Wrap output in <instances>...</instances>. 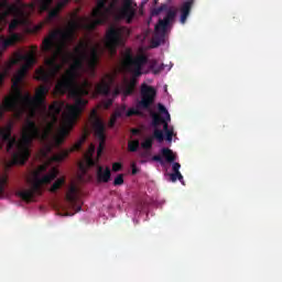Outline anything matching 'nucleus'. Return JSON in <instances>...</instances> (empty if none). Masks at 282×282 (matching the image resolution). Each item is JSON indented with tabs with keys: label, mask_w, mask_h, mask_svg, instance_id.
Masks as SVG:
<instances>
[{
	"label": "nucleus",
	"mask_w": 282,
	"mask_h": 282,
	"mask_svg": "<svg viewBox=\"0 0 282 282\" xmlns=\"http://www.w3.org/2000/svg\"><path fill=\"white\" fill-rule=\"evenodd\" d=\"M112 171L113 173H118L119 171H122V163L120 162H115L112 164Z\"/></svg>",
	"instance_id": "c756f323"
},
{
	"label": "nucleus",
	"mask_w": 282,
	"mask_h": 282,
	"mask_svg": "<svg viewBox=\"0 0 282 282\" xmlns=\"http://www.w3.org/2000/svg\"><path fill=\"white\" fill-rule=\"evenodd\" d=\"M63 107H65V102L54 101L48 107V110H44L45 118H51L52 121H47L43 132L34 121H28L20 141H17V138L12 137L11 126L0 128V149H3V143L7 144V153H12V149H14V147L17 148V151L12 154L13 164H25V162L30 160V147L34 140L44 142L43 148L40 150V155L43 160L63 162V160H66V158L69 156V153L80 151L83 144L87 141V133H84L70 150L61 151L50 158V154L54 151V143L50 141V135L54 133V124L58 122V116H61Z\"/></svg>",
	"instance_id": "7ed1b4c3"
},
{
	"label": "nucleus",
	"mask_w": 282,
	"mask_h": 282,
	"mask_svg": "<svg viewBox=\"0 0 282 282\" xmlns=\"http://www.w3.org/2000/svg\"><path fill=\"white\" fill-rule=\"evenodd\" d=\"M122 184H124V174H119L113 181V186H122Z\"/></svg>",
	"instance_id": "bb28decb"
},
{
	"label": "nucleus",
	"mask_w": 282,
	"mask_h": 282,
	"mask_svg": "<svg viewBox=\"0 0 282 282\" xmlns=\"http://www.w3.org/2000/svg\"><path fill=\"white\" fill-rule=\"evenodd\" d=\"M111 181V169L109 166H97V182L100 184H107Z\"/></svg>",
	"instance_id": "4468645a"
},
{
	"label": "nucleus",
	"mask_w": 282,
	"mask_h": 282,
	"mask_svg": "<svg viewBox=\"0 0 282 282\" xmlns=\"http://www.w3.org/2000/svg\"><path fill=\"white\" fill-rule=\"evenodd\" d=\"M159 113H162L164 117V119L166 120H171V113H169V110L166 109V107H164V105L159 104Z\"/></svg>",
	"instance_id": "393cba45"
},
{
	"label": "nucleus",
	"mask_w": 282,
	"mask_h": 282,
	"mask_svg": "<svg viewBox=\"0 0 282 282\" xmlns=\"http://www.w3.org/2000/svg\"><path fill=\"white\" fill-rule=\"evenodd\" d=\"M11 65L7 64L6 67H3V73L0 74V85L3 83V79L6 78V75L8 74V70L10 69Z\"/></svg>",
	"instance_id": "c85d7f7f"
},
{
	"label": "nucleus",
	"mask_w": 282,
	"mask_h": 282,
	"mask_svg": "<svg viewBox=\"0 0 282 282\" xmlns=\"http://www.w3.org/2000/svg\"><path fill=\"white\" fill-rule=\"evenodd\" d=\"M169 122H171V120H166V119H164V117H162L158 113L152 115V127L158 129V126L163 124L164 133L171 131V129H169Z\"/></svg>",
	"instance_id": "dca6fc26"
},
{
	"label": "nucleus",
	"mask_w": 282,
	"mask_h": 282,
	"mask_svg": "<svg viewBox=\"0 0 282 282\" xmlns=\"http://www.w3.org/2000/svg\"><path fill=\"white\" fill-rule=\"evenodd\" d=\"M153 140H158V142H164V131L160 129H154L153 135L147 138L141 143V148H143L145 151H150V149H153Z\"/></svg>",
	"instance_id": "ddd939ff"
},
{
	"label": "nucleus",
	"mask_w": 282,
	"mask_h": 282,
	"mask_svg": "<svg viewBox=\"0 0 282 282\" xmlns=\"http://www.w3.org/2000/svg\"><path fill=\"white\" fill-rule=\"evenodd\" d=\"M97 94H102L104 96H109L110 87L107 80L102 79L101 83L96 85Z\"/></svg>",
	"instance_id": "412c9836"
},
{
	"label": "nucleus",
	"mask_w": 282,
	"mask_h": 282,
	"mask_svg": "<svg viewBox=\"0 0 282 282\" xmlns=\"http://www.w3.org/2000/svg\"><path fill=\"white\" fill-rule=\"evenodd\" d=\"M124 111H127V106H121L112 113V117L116 119L122 118V116H124Z\"/></svg>",
	"instance_id": "a878e982"
},
{
	"label": "nucleus",
	"mask_w": 282,
	"mask_h": 282,
	"mask_svg": "<svg viewBox=\"0 0 282 282\" xmlns=\"http://www.w3.org/2000/svg\"><path fill=\"white\" fill-rule=\"evenodd\" d=\"M89 50V43L82 41L74 47V52H66L64 61H73V64L62 75L61 79L55 85L56 94L63 96L69 93L72 98H75V105H67L66 111L62 116V126L54 137L55 145L61 147L65 142V138L69 135L72 129L76 124L80 113H83V107L87 105V100L83 96H89V89H91V83L84 79L83 83H78V72L85 67V63L88 65L91 72H96L100 56L105 54V48L97 44Z\"/></svg>",
	"instance_id": "f03ea898"
},
{
	"label": "nucleus",
	"mask_w": 282,
	"mask_h": 282,
	"mask_svg": "<svg viewBox=\"0 0 282 282\" xmlns=\"http://www.w3.org/2000/svg\"><path fill=\"white\" fill-rule=\"evenodd\" d=\"M78 28H80V23H78V21H72L68 23L66 31H53L43 40L42 52L44 54H53L54 57L45 59V65L48 67L47 69L41 67L36 70V79L45 85L37 88L35 97H32L30 93L23 95V93H21V86L19 85L23 83L30 67L36 63V57L32 53L19 56L20 61H24V64L12 79L14 94L4 98L1 105V111H11L14 113L15 118L20 120V118H23L24 113L34 109L35 104L43 105L45 102V96L50 93V86L47 85H52V80H54V78L58 76V72L63 69V65L56 63V56L63 54V50L67 47L68 43L74 41Z\"/></svg>",
	"instance_id": "f257e3e1"
},
{
	"label": "nucleus",
	"mask_w": 282,
	"mask_h": 282,
	"mask_svg": "<svg viewBox=\"0 0 282 282\" xmlns=\"http://www.w3.org/2000/svg\"><path fill=\"white\" fill-rule=\"evenodd\" d=\"M162 12H166V15L163 20H159L158 24L154 26V47H158L161 43H164L166 39V30L171 23L174 21L177 15V10L169 7V3H163L158 8L151 10L152 17H159Z\"/></svg>",
	"instance_id": "423d86ee"
},
{
	"label": "nucleus",
	"mask_w": 282,
	"mask_h": 282,
	"mask_svg": "<svg viewBox=\"0 0 282 282\" xmlns=\"http://www.w3.org/2000/svg\"><path fill=\"white\" fill-rule=\"evenodd\" d=\"M69 3V0H59L54 9L48 11L47 21H54L58 13Z\"/></svg>",
	"instance_id": "a211bd4d"
},
{
	"label": "nucleus",
	"mask_w": 282,
	"mask_h": 282,
	"mask_svg": "<svg viewBox=\"0 0 282 282\" xmlns=\"http://www.w3.org/2000/svg\"><path fill=\"white\" fill-rule=\"evenodd\" d=\"M138 174V167H135V164L132 165V175Z\"/></svg>",
	"instance_id": "f704fd0d"
},
{
	"label": "nucleus",
	"mask_w": 282,
	"mask_h": 282,
	"mask_svg": "<svg viewBox=\"0 0 282 282\" xmlns=\"http://www.w3.org/2000/svg\"><path fill=\"white\" fill-rule=\"evenodd\" d=\"M138 149H140L139 140H132L130 142H128V151H130V153H135V151H138Z\"/></svg>",
	"instance_id": "b1692460"
},
{
	"label": "nucleus",
	"mask_w": 282,
	"mask_h": 282,
	"mask_svg": "<svg viewBox=\"0 0 282 282\" xmlns=\"http://www.w3.org/2000/svg\"><path fill=\"white\" fill-rule=\"evenodd\" d=\"M153 162H160L162 166H164V159H162V155H154L152 156Z\"/></svg>",
	"instance_id": "7c9ffc66"
},
{
	"label": "nucleus",
	"mask_w": 282,
	"mask_h": 282,
	"mask_svg": "<svg viewBox=\"0 0 282 282\" xmlns=\"http://www.w3.org/2000/svg\"><path fill=\"white\" fill-rule=\"evenodd\" d=\"M113 105V100L109 99L107 102H106V109H109V107H111Z\"/></svg>",
	"instance_id": "72a5a7b5"
},
{
	"label": "nucleus",
	"mask_w": 282,
	"mask_h": 282,
	"mask_svg": "<svg viewBox=\"0 0 282 282\" xmlns=\"http://www.w3.org/2000/svg\"><path fill=\"white\" fill-rule=\"evenodd\" d=\"M195 4V0H186L181 6V23L184 25L186 23V20L188 19L191 14V10L193 9V6Z\"/></svg>",
	"instance_id": "2eb2a0df"
},
{
	"label": "nucleus",
	"mask_w": 282,
	"mask_h": 282,
	"mask_svg": "<svg viewBox=\"0 0 282 282\" xmlns=\"http://www.w3.org/2000/svg\"><path fill=\"white\" fill-rule=\"evenodd\" d=\"M88 162H89L90 166H94V164H95L94 160L89 159Z\"/></svg>",
	"instance_id": "e433bc0d"
},
{
	"label": "nucleus",
	"mask_w": 282,
	"mask_h": 282,
	"mask_svg": "<svg viewBox=\"0 0 282 282\" xmlns=\"http://www.w3.org/2000/svg\"><path fill=\"white\" fill-rule=\"evenodd\" d=\"M53 0H39V8L41 12L50 11L52 8Z\"/></svg>",
	"instance_id": "4be33fe9"
},
{
	"label": "nucleus",
	"mask_w": 282,
	"mask_h": 282,
	"mask_svg": "<svg viewBox=\"0 0 282 282\" xmlns=\"http://www.w3.org/2000/svg\"><path fill=\"white\" fill-rule=\"evenodd\" d=\"M120 43H122V28L110 26L106 32L104 44V48L107 50L110 57L116 56Z\"/></svg>",
	"instance_id": "6e6552de"
},
{
	"label": "nucleus",
	"mask_w": 282,
	"mask_h": 282,
	"mask_svg": "<svg viewBox=\"0 0 282 282\" xmlns=\"http://www.w3.org/2000/svg\"><path fill=\"white\" fill-rule=\"evenodd\" d=\"M90 120H93V131L95 133V137L99 140V147L97 149V155L100 158L102 155V151L105 149V142L107 140V137L105 135V131L107 129V126L105 124V121L98 117V111L94 109L90 113Z\"/></svg>",
	"instance_id": "1a4fd4ad"
},
{
	"label": "nucleus",
	"mask_w": 282,
	"mask_h": 282,
	"mask_svg": "<svg viewBox=\"0 0 282 282\" xmlns=\"http://www.w3.org/2000/svg\"><path fill=\"white\" fill-rule=\"evenodd\" d=\"M135 78H132L124 87L120 89H116L115 94L118 96L120 91L123 94L124 97L133 95V91H135V85H137Z\"/></svg>",
	"instance_id": "6ab92c4d"
},
{
	"label": "nucleus",
	"mask_w": 282,
	"mask_h": 282,
	"mask_svg": "<svg viewBox=\"0 0 282 282\" xmlns=\"http://www.w3.org/2000/svg\"><path fill=\"white\" fill-rule=\"evenodd\" d=\"M117 120H118V119H116V117H113V116L111 115L110 120H109V123H108V127H110V129H113V127H116Z\"/></svg>",
	"instance_id": "2f4dec72"
},
{
	"label": "nucleus",
	"mask_w": 282,
	"mask_h": 282,
	"mask_svg": "<svg viewBox=\"0 0 282 282\" xmlns=\"http://www.w3.org/2000/svg\"><path fill=\"white\" fill-rule=\"evenodd\" d=\"M63 184H65V177L57 178L51 186V193H56V191H58Z\"/></svg>",
	"instance_id": "5701e85b"
},
{
	"label": "nucleus",
	"mask_w": 282,
	"mask_h": 282,
	"mask_svg": "<svg viewBox=\"0 0 282 282\" xmlns=\"http://www.w3.org/2000/svg\"><path fill=\"white\" fill-rule=\"evenodd\" d=\"M47 171V165L42 164L36 170L32 172V178H31V189H24L17 193L18 197H21L23 202H26L30 204L34 199V195H43V186L44 184H52L56 177H58V170L56 167H53V170L44 175ZM42 176V177H41Z\"/></svg>",
	"instance_id": "39448f33"
},
{
	"label": "nucleus",
	"mask_w": 282,
	"mask_h": 282,
	"mask_svg": "<svg viewBox=\"0 0 282 282\" xmlns=\"http://www.w3.org/2000/svg\"><path fill=\"white\" fill-rule=\"evenodd\" d=\"M161 155H162V158H164V160H165V162H167V164H173V162H175V160H177V156H175V153H173V150H171L169 148H162Z\"/></svg>",
	"instance_id": "aec40b11"
},
{
	"label": "nucleus",
	"mask_w": 282,
	"mask_h": 282,
	"mask_svg": "<svg viewBox=\"0 0 282 282\" xmlns=\"http://www.w3.org/2000/svg\"><path fill=\"white\" fill-rule=\"evenodd\" d=\"M167 142L173 141V130L165 132Z\"/></svg>",
	"instance_id": "473e14b6"
},
{
	"label": "nucleus",
	"mask_w": 282,
	"mask_h": 282,
	"mask_svg": "<svg viewBox=\"0 0 282 282\" xmlns=\"http://www.w3.org/2000/svg\"><path fill=\"white\" fill-rule=\"evenodd\" d=\"M0 8H3L4 11L0 13V32L6 28V23H8V18L11 15L13 20L9 24V33L10 36L6 39V36H0V45L3 50H8L10 45H14L20 39L19 33H13V30L18 29L22 21L21 17L25 14V8H28V3H24L21 0H18L17 3L10 4L8 0H0ZM1 56V50H0Z\"/></svg>",
	"instance_id": "20e7f679"
},
{
	"label": "nucleus",
	"mask_w": 282,
	"mask_h": 282,
	"mask_svg": "<svg viewBox=\"0 0 282 282\" xmlns=\"http://www.w3.org/2000/svg\"><path fill=\"white\" fill-rule=\"evenodd\" d=\"M135 4L133 6V0H123V3L116 10L113 17L115 21H126V23H133L135 19Z\"/></svg>",
	"instance_id": "9d476101"
},
{
	"label": "nucleus",
	"mask_w": 282,
	"mask_h": 282,
	"mask_svg": "<svg viewBox=\"0 0 282 282\" xmlns=\"http://www.w3.org/2000/svg\"><path fill=\"white\" fill-rule=\"evenodd\" d=\"M149 63V57L145 55H138L137 57L131 54V51H127L123 55V67L138 78V76H142V66Z\"/></svg>",
	"instance_id": "0eeeda50"
},
{
	"label": "nucleus",
	"mask_w": 282,
	"mask_h": 282,
	"mask_svg": "<svg viewBox=\"0 0 282 282\" xmlns=\"http://www.w3.org/2000/svg\"><path fill=\"white\" fill-rule=\"evenodd\" d=\"M180 169H182V165L178 162H174L172 164V171L173 173H170V181H172L173 183L181 182L184 184V176L182 175V172H180Z\"/></svg>",
	"instance_id": "f3484780"
},
{
	"label": "nucleus",
	"mask_w": 282,
	"mask_h": 282,
	"mask_svg": "<svg viewBox=\"0 0 282 282\" xmlns=\"http://www.w3.org/2000/svg\"><path fill=\"white\" fill-rule=\"evenodd\" d=\"M126 116H127V118H131V116H140V110H138L135 108H130V109H128Z\"/></svg>",
	"instance_id": "cd10ccee"
},
{
	"label": "nucleus",
	"mask_w": 282,
	"mask_h": 282,
	"mask_svg": "<svg viewBox=\"0 0 282 282\" xmlns=\"http://www.w3.org/2000/svg\"><path fill=\"white\" fill-rule=\"evenodd\" d=\"M140 134V130L138 129H132V135H138Z\"/></svg>",
	"instance_id": "c9c22d12"
},
{
	"label": "nucleus",
	"mask_w": 282,
	"mask_h": 282,
	"mask_svg": "<svg viewBox=\"0 0 282 282\" xmlns=\"http://www.w3.org/2000/svg\"><path fill=\"white\" fill-rule=\"evenodd\" d=\"M155 3H158V0H155Z\"/></svg>",
	"instance_id": "4c0bfd02"
},
{
	"label": "nucleus",
	"mask_w": 282,
	"mask_h": 282,
	"mask_svg": "<svg viewBox=\"0 0 282 282\" xmlns=\"http://www.w3.org/2000/svg\"><path fill=\"white\" fill-rule=\"evenodd\" d=\"M66 202L75 210L80 213L83 210V204L80 203V189L76 184H72L66 192Z\"/></svg>",
	"instance_id": "f8f14e48"
},
{
	"label": "nucleus",
	"mask_w": 282,
	"mask_h": 282,
	"mask_svg": "<svg viewBox=\"0 0 282 282\" xmlns=\"http://www.w3.org/2000/svg\"><path fill=\"white\" fill-rule=\"evenodd\" d=\"M155 96H158V90L153 86L143 84L141 86V100L138 104V108L151 109V105L155 102Z\"/></svg>",
	"instance_id": "9b49d317"
}]
</instances>
